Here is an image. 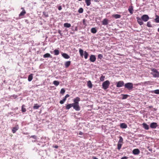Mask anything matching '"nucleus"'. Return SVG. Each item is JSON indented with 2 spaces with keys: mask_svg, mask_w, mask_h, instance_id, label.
I'll return each mask as SVG.
<instances>
[{
  "mask_svg": "<svg viewBox=\"0 0 159 159\" xmlns=\"http://www.w3.org/2000/svg\"><path fill=\"white\" fill-rule=\"evenodd\" d=\"M152 72L151 74L154 77L157 78L159 77V72L156 69L152 68L151 69Z\"/></svg>",
  "mask_w": 159,
  "mask_h": 159,
  "instance_id": "nucleus-1",
  "label": "nucleus"
},
{
  "mask_svg": "<svg viewBox=\"0 0 159 159\" xmlns=\"http://www.w3.org/2000/svg\"><path fill=\"white\" fill-rule=\"evenodd\" d=\"M119 140L117 144V149L120 150L121 148V146L123 143V139L121 136H120L119 137Z\"/></svg>",
  "mask_w": 159,
  "mask_h": 159,
  "instance_id": "nucleus-2",
  "label": "nucleus"
},
{
  "mask_svg": "<svg viewBox=\"0 0 159 159\" xmlns=\"http://www.w3.org/2000/svg\"><path fill=\"white\" fill-rule=\"evenodd\" d=\"M110 84V83L109 80L105 81L102 83V88L105 90L107 89L108 88Z\"/></svg>",
  "mask_w": 159,
  "mask_h": 159,
  "instance_id": "nucleus-3",
  "label": "nucleus"
},
{
  "mask_svg": "<svg viewBox=\"0 0 159 159\" xmlns=\"http://www.w3.org/2000/svg\"><path fill=\"white\" fill-rule=\"evenodd\" d=\"M133 84L132 83H128L125 84V88H127L129 90H132L133 88Z\"/></svg>",
  "mask_w": 159,
  "mask_h": 159,
  "instance_id": "nucleus-4",
  "label": "nucleus"
},
{
  "mask_svg": "<svg viewBox=\"0 0 159 159\" xmlns=\"http://www.w3.org/2000/svg\"><path fill=\"white\" fill-rule=\"evenodd\" d=\"M72 107L75 110L78 111L80 110V108L79 105V104L72 103Z\"/></svg>",
  "mask_w": 159,
  "mask_h": 159,
  "instance_id": "nucleus-5",
  "label": "nucleus"
},
{
  "mask_svg": "<svg viewBox=\"0 0 159 159\" xmlns=\"http://www.w3.org/2000/svg\"><path fill=\"white\" fill-rule=\"evenodd\" d=\"M141 19L144 22L147 21L149 19V17L148 15H144L141 17Z\"/></svg>",
  "mask_w": 159,
  "mask_h": 159,
  "instance_id": "nucleus-6",
  "label": "nucleus"
},
{
  "mask_svg": "<svg viewBox=\"0 0 159 159\" xmlns=\"http://www.w3.org/2000/svg\"><path fill=\"white\" fill-rule=\"evenodd\" d=\"M124 83L122 81H120L117 82L116 84V87H122L124 85Z\"/></svg>",
  "mask_w": 159,
  "mask_h": 159,
  "instance_id": "nucleus-7",
  "label": "nucleus"
},
{
  "mask_svg": "<svg viewBox=\"0 0 159 159\" xmlns=\"http://www.w3.org/2000/svg\"><path fill=\"white\" fill-rule=\"evenodd\" d=\"M69 96L70 95L68 94H66L64 98L62 100H61L60 101V103L61 104H63L64 102L66 101V98L69 97Z\"/></svg>",
  "mask_w": 159,
  "mask_h": 159,
  "instance_id": "nucleus-8",
  "label": "nucleus"
},
{
  "mask_svg": "<svg viewBox=\"0 0 159 159\" xmlns=\"http://www.w3.org/2000/svg\"><path fill=\"white\" fill-rule=\"evenodd\" d=\"M157 126V123L156 122L152 123L150 125V127L152 129H155Z\"/></svg>",
  "mask_w": 159,
  "mask_h": 159,
  "instance_id": "nucleus-9",
  "label": "nucleus"
},
{
  "mask_svg": "<svg viewBox=\"0 0 159 159\" xmlns=\"http://www.w3.org/2000/svg\"><path fill=\"white\" fill-rule=\"evenodd\" d=\"M133 153L135 155H138L140 153V151L138 149H134L133 151Z\"/></svg>",
  "mask_w": 159,
  "mask_h": 159,
  "instance_id": "nucleus-10",
  "label": "nucleus"
},
{
  "mask_svg": "<svg viewBox=\"0 0 159 159\" xmlns=\"http://www.w3.org/2000/svg\"><path fill=\"white\" fill-rule=\"evenodd\" d=\"M96 58L94 55H92L90 56L89 60L90 61L94 62L96 61Z\"/></svg>",
  "mask_w": 159,
  "mask_h": 159,
  "instance_id": "nucleus-11",
  "label": "nucleus"
},
{
  "mask_svg": "<svg viewBox=\"0 0 159 159\" xmlns=\"http://www.w3.org/2000/svg\"><path fill=\"white\" fill-rule=\"evenodd\" d=\"M137 19L138 23L140 25H141L143 24V20L139 17H137Z\"/></svg>",
  "mask_w": 159,
  "mask_h": 159,
  "instance_id": "nucleus-12",
  "label": "nucleus"
},
{
  "mask_svg": "<svg viewBox=\"0 0 159 159\" xmlns=\"http://www.w3.org/2000/svg\"><path fill=\"white\" fill-rule=\"evenodd\" d=\"M80 101V98L78 97H76L74 99L73 101L74 103L79 104V102Z\"/></svg>",
  "mask_w": 159,
  "mask_h": 159,
  "instance_id": "nucleus-13",
  "label": "nucleus"
},
{
  "mask_svg": "<svg viewBox=\"0 0 159 159\" xmlns=\"http://www.w3.org/2000/svg\"><path fill=\"white\" fill-rule=\"evenodd\" d=\"M26 12L25 9H23L19 15V17L21 18L22 16H24Z\"/></svg>",
  "mask_w": 159,
  "mask_h": 159,
  "instance_id": "nucleus-14",
  "label": "nucleus"
},
{
  "mask_svg": "<svg viewBox=\"0 0 159 159\" xmlns=\"http://www.w3.org/2000/svg\"><path fill=\"white\" fill-rule=\"evenodd\" d=\"M71 61H67L65 63V66L66 68H67L69 67L70 65Z\"/></svg>",
  "mask_w": 159,
  "mask_h": 159,
  "instance_id": "nucleus-15",
  "label": "nucleus"
},
{
  "mask_svg": "<svg viewBox=\"0 0 159 159\" xmlns=\"http://www.w3.org/2000/svg\"><path fill=\"white\" fill-rule=\"evenodd\" d=\"M103 25H107L108 24V20L107 19H104L102 22Z\"/></svg>",
  "mask_w": 159,
  "mask_h": 159,
  "instance_id": "nucleus-16",
  "label": "nucleus"
},
{
  "mask_svg": "<svg viewBox=\"0 0 159 159\" xmlns=\"http://www.w3.org/2000/svg\"><path fill=\"white\" fill-rule=\"evenodd\" d=\"M120 127L122 129L126 128L127 126V125L125 123H122L120 124Z\"/></svg>",
  "mask_w": 159,
  "mask_h": 159,
  "instance_id": "nucleus-17",
  "label": "nucleus"
},
{
  "mask_svg": "<svg viewBox=\"0 0 159 159\" xmlns=\"http://www.w3.org/2000/svg\"><path fill=\"white\" fill-rule=\"evenodd\" d=\"M143 127L146 130H148L149 129V126L145 123H143L142 124Z\"/></svg>",
  "mask_w": 159,
  "mask_h": 159,
  "instance_id": "nucleus-18",
  "label": "nucleus"
},
{
  "mask_svg": "<svg viewBox=\"0 0 159 159\" xmlns=\"http://www.w3.org/2000/svg\"><path fill=\"white\" fill-rule=\"evenodd\" d=\"M133 7L132 6H131L129 7L128 8V11L131 14H132L133 13Z\"/></svg>",
  "mask_w": 159,
  "mask_h": 159,
  "instance_id": "nucleus-19",
  "label": "nucleus"
},
{
  "mask_svg": "<svg viewBox=\"0 0 159 159\" xmlns=\"http://www.w3.org/2000/svg\"><path fill=\"white\" fill-rule=\"evenodd\" d=\"M62 56L65 59H69L70 57L67 54L65 53H63L62 54Z\"/></svg>",
  "mask_w": 159,
  "mask_h": 159,
  "instance_id": "nucleus-20",
  "label": "nucleus"
},
{
  "mask_svg": "<svg viewBox=\"0 0 159 159\" xmlns=\"http://www.w3.org/2000/svg\"><path fill=\"white\" fill-rule=\"evenodd\" d=\"M112 16L115 19L120 18L121 17V15L119 14H114L112 15Z\"/></svg>",
  "mask_w": 159,
  "mask_h": 159,
  "instance_id": "nucleus-21",
  "label": "nucleus"
},
{
  "mask_svg": "<svg viewBox=\"0 0 159 159\" xmlns=\"http://www.w3.org/2000/svg\"><path fill=\"white\" fill-rule=\"evenodd\" d=\"M33 74H31L29 75L28 77V80L29 81H31L33 78Z\"/></svg>",
  "mask_w": 159,
  "mask_h": 159,
  "instance_id": "nucleus-22",
  "label": "nucleus"
},
{
  "mask_svg": "<svg viewBox=\"0 0 159 159\" xmlns=\"http://www.w3.org/2000/svg\"><path fill=\"white\" fill-rule=\"evenodd\" d=\"M18 129V126L13 127L12 129V131L13 133H15Z\"/></svg>",
  "mask_w": 159,
  "mask_h": 159,
  "instance_id": "nucleus-23",
  "label": "nucleus"
},
{
  "mask_svg": "<svg viewBox=\"0 0 159 159\" xmlns=\"http://www.w3.org/2000/svg\"><path fill=\"white\" fill-rule=\"evenodd\" d=\"M43 57L44 58H47V57H51L52 58V57L51 55L48 53H47L44 55H43Z\"/></svg>",
  "mask_w": 159,
  "mask_h": 159,
  "instance_id": "nucleus-24",
  "label": "nucleus"
},
{
  "mask_svg": "<svg viewBox=\"0 0 159 159\" xmlns=\"http://www.w3.org/2000/svg\"><path fill=\"white\" fill-rule=\"evenodd\" d=\"M87 86L89 88H92V84L90 81H89L87 83Z\"/></svg>",
  "mask_w": 159,
  "mask_h": 159,
  "instance_id": "nucleus-25",
  "label": "nucleus"
},
{
  "mask_svg": "<svg viewBox=\"0 0 159 159\" xmlns=\"http://www.w3.org/2000/svg\"><path fill=\"white\" fill-rule=\"evenodd\" d=\"M72 107V103L69 104L67 105L66 106V108L67 110H69Z\"/></svg>",
  "mask_w": 159,
  "mask_h": 159,
  "instance_id": "nucleus-26",
  "label": "nucleus"
},
{
  "mask_svg": "<svg viewBox=\"0 0 159 159\" xmlns=\"http://www.w3.org/2000/svg\"><path fill=\"white\" fill-rule=\"evenodd\" d=\"M64 26L65 27L69 28L71 26V25L69 23H66L64 24Z\"/></svg>",
  "mask_w": 159,
  "mask_h": 159,
  "instance_id": "nucleus-27",
  "label": "nucleus"
},
{
  "mask_svg": "<svg viewBox=\"0 0 159 159\" xmlns=\"http://www.w3.org/2000/svg\"><path fill=\"white\" fill-rule=\"evenodd\" d=\"M85 2L87 6H89L91 4V0H85Z\"/></svg>",
  "mask_w": 159,
  "mask_h": 159,
  "instance_id": "nucleus-28",
  "label": "nucleus"
},
{
  "mask_svg": "<svg viewBox=\"0 0 159 159\" xmlns=\"http://www.w3.org/2000/svg\"><path fill=\"white\" fill-rule=\"evenodd\" d=\"M152 82L151 81H145L144 82V84H147V85L152 84Z\"/></svg>",
  "mask_w": 159,
  "mask_h": 159,
  "instance_id": "nucleus-29",
  "label": "nucleus"
},
{
  "mask_svg": "<svg viewBox=\"0 0 159 159\" xmlns=\"http://www.w3.org/2000/svg\"><path fill=\"white\" fill-rule=\"evenodd\" d=\"M156 18L155 19V21L157 23H159V16L158 15H156Z\"/></svg>",
  "mask_w": 159,
  "mask_h": 159,
  "instance_id": "nucleus-30",
  "label": "nucleus"
},
{
  "mask_svg": "<svg viewBox=\"0 0 159 159\" xmlns=\"http://www.w3.org/2000/svg\"><path fill=\"white\" fill-rule=\"evenodd\" d=\"M97 32V30L95 28H92L91 29V32L93 34L96 33Z\"/></svg>",
  "mask_w": 159,
  "mask_h": 159,
  "instance_id": "nucleus-31",
  "label": "nucleus"
},
{
  "mask_svg": "<svg viewBox=\"0 0 159 159\" xmlns=\"http://www.w3.org/2000/svg\"><path fill=\"white\" fill-rule=\"evenodd\" d=\"M59 82L58 81L55 80L53 82V84L56 86H57L59 84Z\"/></svg>",
  "mask_w": 159,
  "mask_h": 159,
  "instance_id": "nucleus-32",
  "label": "nucleus"
},
{
  "mask_svg": "<svg viewBox=\"0 0 159 159\" xmlns=\"http://www.w3.org/2000/svg\"><path fill=\"white\" fill-rule=\"evenodd\" d=\"M54 55H58L59 53V51L58 50L55 49L54 51Z\"/></svg>",
  "mask_w": 159,
  "mask_h": 159,
  "instance_id": "nucleus-33",
  "label": "nucleus"
},
{
  "mask_svg": "<svg viewBox=\"0 0 159 159\" xmlns=\"http://www.w3.org/2000/svg\"><path fill=\"white\" fill-rule=\"evenodd\" d=\"M40 107V106L38 105L37 104H35L33 106V108L35 109H37Z\"/></svg>",
  "mask_w": 159,
  "mask_h": 159,
  "instance_id": "nucleus-34",
  "label": "nucleus"
},
{
  "mask_svg": "<svg viewBox=\"0 0 159 159\" xmlns=\"http://www.w3.org/2000/svg\"><path fill=\"white\" fill-rule=\"evenodd\" d=\"M25 105H23L21 107V111L22 112H25L26 111V109L25 108Z\"/></svg>",
  "mask_w": 159,
  "mask_h": 159,
  "instance_id": "nucleus-35",
  "label": "nucleus"
},
{
  "mask_svg": "<svg viewBox=\"0 0 159 159\" xmlns=\"http://www.w3.org/2000/svg\"><path fill=\"white\" fill-rule=\"evenodd\" d=\"M89 54L86 51L84 52V57L85 59H87L88 57Z\"/></svg>",
  "mask_w": 159,
  "mask_h": 159,
  "instance_id": "nucleus-36",
  "label": "nucleus"
},
{
  "mask_svg": "<svg viewBox=\"0 0 159 159\" xmlns=\"http://www.w3.org/2000/svg\"><path fill=\"white\" fill-rule=\"evenodd\" d=\"M83 52H84V51H83V50L82 49H80L79 50V53H80V56L82 57H83Z\"/></svg>",
  "mask_w": 159,
  "mask_h": 159,
  "instance_id": "nucleus-37",
  "label": "nucleus"
},
{
  "mask_svg": "<svg viewBox=\"0 0 159 159\" xmlns=\"http://www.w3.org/2000/svg\"><path fill=\"white\" fill-rule=\"evenodd\" d=\"M152 93H154L156 94H159V89H157L152 91Z\"/></svg>",
  "mask_w": 159,
  "mask_h": 159,
  "instance_id": "nucleus-38",
  "label": "nucleus"
},
{
  "mask_svg": "<svg viewBox=\"0 0 159 159\" xmlns=\"http://www.w3.org/2000/svg\"><path fill=\"white\" fill-rule=\"evenodd\" d=\"M105 78V76L102 75L100 78V81H103L104 80Z\"/></svg>",
  "mask_w": 159,
  "mask_h": 159,
  "instance_id": "nucleus-39",
  "label": "nucleus"
},
{
  "mask_svg": "<svg viewBox=\"0 0 159 159\" xmlns=\"http://www.w3.org/2000/svg\"><path fill=\"white\" fill-rule=\"evenodd\" d=\"M43 15L45 17H48V13L47 12H45V11L43 12Z\"/></svg>",
  "mask_w": 159,
  "mask_h": 159,
  "instance_id": "nucleus-40",
  "label": "nucleus"
},
{
  "mask_svg": "<svg viewBox=\"0 0 159 159\" xmlns=\"http://www.w3.org/2000/svg\"><path fill=\"white\" fill-rule=\"evenodd\" d=\"M147 25L148 27H152V25L150 21H148L147 23Z\"/></svg>",
  "mask_w": 159,
  "mask_h": 159,
  "instance_id": "nucleus-41",
  "label": "nucleus"
},
{
  "mask_svg": "<svg viewBox=\"0 0 159 159\" xmlns=\"http://www.w3.org/2000/svg\"><path fill=\"white\" fill-rule=\"evenodd\" d=\"M83 11V9L82 8H80L78 10V12L81 13H82Z\"/></svg>",
  "mask_w": 159,
  "mask_h": 159,
  "instance_id": "nucleus-42",
  "label": "nucleus"
},
{
  "mask_svg": "<svg viewBox=\"0 0 159 159\" xmlns=\"http://www.w3.org/2000/svg\"><path fill=\"white\" fill-rule=\"evenodd\" d=\"M65 89L63 88H62L61 89L60 93L62 94H63L65 93Z\"/></svg>",
  "mask_w": 159,
  "mask_h": 159,
  "instance_id": "nucleus-43",
  "label": "nucleus"
},
{
  "mask_svg": "<svg viewBox=\"0 0 159 159\" xmlns=\"http://www.w3.org/2000/svg\"><path fill=\"white\" fill-rule=\"evenodd\" d=\"M123 99H126L128 96V95L127 94H124L123 95Z\"/></svg>",
  "mask_w": 159,
  "mask_h": 159,
  "instance_id": "nucleus-44",
  "label": "nucleus"
},
{
  "mask_svg": "<svg viewBox=\"0 0 159 159\" xmlns=\"http://www.w3.org/2000/svg\"><path fill=\"white\" fill-rule=\"evenodd\" d=\"M31 138H32L34 139H37V136L35 135H32L30 137Z\"/></svg>",
  "mask_w": 159,
  "mask_h": 159,
  "instance_id": "nucleus-45",
  "label": "nucleus"
},
{
  "mask_svg": "<svg viewBox=\"0 0 159 159\" xmlns=\"http://www.w3.org/2000/svg\"><path fill=\"white\" fill-rule=\"evenodd\" d=\"M98 57L100 59H102V54H100L98 55Z\"/></svg>",
  "mask_w": 159,
  "mask_h": 159,
  "instance_id": "nucleus-46",
  "label": "nucleus"
},
{
  "mask_svg": "<svg viewBox=\"0 0 159 159\" xmlns=\"http://www.w3.org/2000/svg\"><path fill=\"white\" fill-rule=\"evenodd\" d=\"M58 9L60 11L62 9V7L61 6H60L58 7Z\"/></svg>",
  "mask_w": 159,
  "mask_h": 159,
  "instance_id": "nucleus-47",
  "label": "nucleus"
},
{
  "mask_svg": "<svg viewBox=\"0 0 159 159\" xmlns=\"http://www.w3.org/2000/svg\"><path fill=\"white\" fill-rule=\"evenodd\" d=\"M83 134V133L82 132L80 131L79 134L80 135H82Z\"/></svg>",
  "mask_w": 159,
  "mask_h": 159,
  "instance_id": "nucleus-48",
  "label": "nucleus"
},
{
  "mask_svg": "<svg viewBox=\"0 0 159 159\" xmlns=\"http://www.w3.org/2000/svg\"><path fill=\"white\" fill-rule=\"evenodd\" d=\"M53 147L56 148H58V146L57 145H55Z\"/></svg>",
  "mask_w": 159,
  "mask_h": 159,
  "instance_id": "nucleus-49",
  "label": "nucleus"
},
{
  "mask_svg": "<svg viewBox=\"0 0 159 159\" xmlns=\"http://www.w3.org/2000/svg\"><path fill=\"white\" fill-rule=\"evenodd\" d=\"M127 157H124L121 158V159H127Z\"/></svg>",
  "mask_w": 159,
  "mask_h": 159,
  "instance_id": "nucleus-50",
  "label": "nucleus"
},
{
  "mask_svg": "<svg viewBox=\"0 0 159 159\" xmlns=\"http://www.w3.org/2000/svg\"><path fill=\"white\" fill-rule=\"evenodd\" d=\"M61 31L60 30H59L58 32V33L60 34L61 35Z\"/></svg>",
  "mask_w": 159,
  "mask_h": 159,
  "instance_id": "nucleus-51",
  "label": "nucleus"
},
{
  "mask_svg": "<svg viewBox=\"0 0 159 159\" xmlns=\"http://www.w3.org/2000/svg\"><path fill=\"white\" fill-rule=\"evenodd\" d=\"M93 159H98L97 158H96V157H93Z\"/></svg>",
  "mask_w": 159,
  "mask_h": 159,
  "instance_id": "nucleus-52",
  "label": "nucleus"
},
{
  "mask_svg": "<svg viewBox=\"0 0 159 159\" xmlns=\"http://www.w3.org/2000/svg\"><path fill=\"white\" fill-rule=\"evenodd\" d=\"M21 9H22L23 10V9H24V8H23V7H21Z\"/></svg>",
  "mask_w": 159,
  "mask_h": 159,
  "instance_id": "nucleus-53",
  "label": "nucleus"
},
{
  "mask_svg": "<svg viewBox=\"0 0 159 159\" xmlns=\"http://www.w3.org/2000/svg\"><path fill=\"white\" fill-rule=\"evenodd\" d=\"M158 31L159 32V28L158 29Z\"/></svg>",
  "mask_w": 159,
  "mask_h": 159,
  "instance_id": "nucleus-54",
  "label": "nucleus"
},
{
  "mask_svg": "<svg viewBox=\"0 0 159 159\" xmlns=\"http://www.w3.org/2000/svg\"><path fill=\"white\" fill-rule=\"evenodd\" d=\"M149 151H152V149H151H151H149Z\"/></svg>",
  "mask_w": 159,
  "mask_h": 159,
  "instance_id": "nucleus-55",
  "label": "nucleus"
}]
</instances>
